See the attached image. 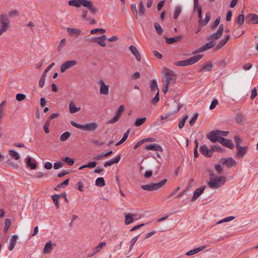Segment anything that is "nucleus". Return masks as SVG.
<instances>
[{"label":"nucleus","mask_w":258,"mask_h":258,"mask_svg":"<svg viewBox=\"0 0 258 258\" xmlns=\"http://www.w3.org/2000/svg\"><path fill=\"white\" fill-rule=\"evenodd\" d=\"M68 4L76 8H79L82 5L87 8L94 15L98 11L93 3L89 0H70L68 2Z\"/></svg>","instance_id":"1"},{"label":"nucleus","mask_w":258,"mask_h":258,"mask_svg":"<svg viewBox=\"0 0 258 258\" xmlns=\"http://www.w3.org/2000/svg\"><path fill=\"white\" fill-rule=\"evenodd\" d=\"M163 77V83L165 84H166L168 86L173 85L175 83L177 79V76L175 73L173 71L166 69L164 70Z\"/></svg>","instance_id":"2"},{"label":"nucleus","mask_w":258,"mask_h":258,"mask_svg":"<svg viewBox=\"0 0 258 258\" xmlns=\"http://www.w3.org/2000/svg\"><path fill=\"white\" fill-rule=\"evenodd\" d=\"M210 176L208 185L211 188H218L226 181V177L224 176L215 177L213 173L210 174Z\"/></svg>","instance_id":"3"},{"label":"nucleus","mask_w":258,"mask_h":258,"mask_svg":"<svg viewBox=\"0 0 258 258\" xmlns=\"http://www.w3.org/2000/svg\"><path fill=\"white\" fill-rule=\"evenodd\" d=\"M11 24L6 14H0V36L10 28Z\"/></svg>","instance_id":"4"},{"label":"nucleus","mask_w":258,"mask_h":258,"mask_svg":"<svg viewBox=\"0 0 258 258\" xmlns=\"http://www.w3.org/2000/svg\"><path fill=\"white\" fill-rule=\"evenodd\" d=\"M71 124L72 126L87 132H93L98 127V124L96 122H90L85 125H82L74 121H71Z\"/></svg>","instance_id":"5"},{"label":"nucleus","mask_w":258,"mask_h":258,"mask_svg":"<svg viewBox=\"0 0 258 258\" xmlns=\"http://www.w3.org/2000/svg\"><path fill=\"white\" fill-rule=\"evenodd\" d=\"M203 54H198L195 55L188 59L184 60H179L174 63L176 66H187L194 64L202 58Z\"/></svg>","instance_id":"6"},{"label":"nucleus","mask_w":258,"mask_h":258,"mask_svg":"<svg viewBox=\"0 0 258 258\" xmlns=\"http://www.w3.org/2000/svg\"><path fill=\"white\" fill-rule=\"evenodd\" d=\"M167 180L164 179L158 183H152L151 184L142 185L141 188L145 190L153 191L158 190L163 186L167 182Z\"/></svg>","instance_id":"7"},{"label":"nucleus","mask_w":258,"mask_h":258,"mask_svg":"<svg viewBox=\"0 0 258 258\" xmlns=\"http://www.w3.org/2000/svg\"><path fill=\"white\" fill-rule=\"evenodd\" d=\"M77 64V61L75 60H70L66 61L62 63L60 67V71L64 73L67 69L76 66Z\"/></svg>","instance_id":"8"},{"label":"nucleus","mask_w":258,"mask_h":258,"mask_svg":"<svg viewBox=\"0 0 258 258\" xmlns=\"http://www.w3.org/2000/svg\"><path fill=\"white\" fill-rule=\"evenodd\" d=\"M220 162L223 165H226L228 167H235L237 164L235 160L231 157L221 158Z\"/></svg>","instance_id":"9"},{"label":"nucleus","mask_w":258,"mask_h":258,"mask_svg":"<svg viewBox=\"0 0 258 258\" xmlns=\"http://www.w3.org/2000/svg\"><path fill=\"white\" fill-rule=\"evenodd\" d=\"M60 197H64L66 202H68L69 200L67 198L66 192H62L59 195H54L52 196V199L55 205L56 208L57 209L59 208L58 200Z\"/></svg>","instance_id":"10"},{"label":"nucleus","mask_w":258,"mask_h":258,"mask_svg":"<svg viewBox=\"0 0 258 258\" xmlns=\"http://www.w3.org/2000/svg\"><path fill=\"white\" fill-rule=\"evenodd\" d=\"M124 110V106L123 105H120L118 109L116 115L111 120H109L107 123H113L117 122L121 116V113L123 112Z\"/></svg>","instance_id":"11"},{"label":"nucleus","mask_w":258,"mask_h":258,"mask_svg":"<svg viewBox=\"0 0 258 258\" xmlns=\"http://www.w3.org/2000/svg\"><path fill=\"white\" fill-rule=\"evenodd\" d=\"M216 44V42L215 41H211L210 42L207 43L204 46L200 47L199 49L196 50L194 53H197L199 52H203L205 50H207L210 48L213 47Z\"/></svg>","instance_id":"12"},{"label":"nucleus","mask_w":258,"mask_h":258,"mask_svg":"<svg viewBox=\"0 0 258 258\" xmlns=\"http://www.w3.org/2000/svg\"><path fill=\"white\" fill-rule=\"evenodd\" d=\"M106 38L105 35H103L100 37L92 38L91 41L97 43L100 46L105 47L106 46L105 41L106 40Z\"/></svg>","instance_id":"13"},{"label":"nucleus","mask_w":258,"mask_h":258,"mask_svg":"<svg viewBox=\"0 0 258 258\" xmlns=\"http://www.w3.org/2000/svg\"><path fill=\"white\" fill-rule=\"evenodd\" d=\"M218 142L224 147H226L229 149H232L233 148V145L231 140L226 139L223 137L219 138L218 139Z\"/></svg>","instance_id":"14"},{"label":"nucleus","mask_w":258,"mask_h":258,"mask_svg":"<svg viewBox=\"0 0 258 258\" xmlns=\"http://www.w3.org/2000/svg\"><path fill=\"white\" fill-rule=\"evenodd\" d=\"M207 138L213 143L218 142L219 138L218 133L216 132V130L213 131L207 134Z\"/></svg>","instance_id":"15"},{"label":"nucleus","mask_w":258,"mask_h":258,"mask_svg":"<svg viewBox=\"0 0 258 258\" xmlns=\"http://www.w3.org/2000/svg\"><path fill=\"white\" fill-rule=\"evenodd\" d=\"M100 85V93L104 95H108L109 94V87L108 85H105L103 80H100L99 82Z\"/></svg>","instance_id":"16"},{"label":"nucleus","mask_w":258,"mask_h":258,"mask_svg":"<svg viewBox=\"0 0 258 258\" xmlns=\"http://www.w3.org/2000/svg\"><path fill=\"white\" fill-rule=\"evenodd\" d=\"M235 147L237 150V152L236 153V156L239 158L242 157L246 152L247 147H242L240 145H238V144H236Z\"/></svg>","instance_id":"17"},{"label":"nucleus","mask_w":258,"mask_h":258,"mask_svg":"<svg viewBox=\"0 0 258 258\" xmlns=\"http://www.w3.org/2000/svg\"><path fill=\"white\" fill-rule=\"evenodd\" d=\"M18 239V236L17 235H13L11 236L10 240V243H9V250L10 251H12L14 249L16 243Z\"/></svg>","instance_id":"18"},{"label":"nucleus","mask_w":258,"mask_h":258,"mask_svg":"<svg viewBox=\"0 0 258 258\" xmlns=\"http://www.w3.org/2000/svg\"><path fill=\"white\" fill-rule=\"evenodd\" d=\"M206 186L203 185L200 188L196 189L194 191V196L192 198V201H195L196 200H197L199 197V196L203 192Z\"/></svg>","instance_id":"19"},{"label":"nucleus","mask_w":258,"mask_h":258,"mask_svg":"<svg viewBox=\"0 0 258 258\" xmlns=\"http://www.w3.org/2000/svg\"><path fill=\"white\" fill-rule=\"evenodd\" d=\"M130 51L135 55L136 59L138 61H140L141 59V56L139 51L134 45H130Z\"/></svg>","instance_id":"20"},{"label":"nucleus","mask_w":258,"mask_h":258,"mask_svg":"<svg viewBox=\"0 0 258 258\" xmlns=\"http://www.w3.org/2000/svg\"><path fill=\"white\" fill-rule=\"evenodd\" d=\"M145 148L148 150H154L156 151H163V149L162 147L158 144H154L150 145H147L146 146Z\"/></svg>","instance_id":"21"},{"label":"nucleus","mask_w":258,"mask_h":258,"mask_svg":"<svg viewBox=\"0 0 258 258\" xmlns=\"http://www.w3.org/2000/svg\"><path fill=\"white\" fill-rule=\"evenodd\" d=\"M182 106V104H181L180 103L178 104L177 105L176 109L174 111H173L172 113L167 114L165 115L161 116V119L162 120L165 119H167V118H168L170 116L173 115L174 114L177 113L179 112V111L180 110Z\"/></svg>","instance_id":"22"},{"label":"nucleus","mask_w":258,"mask_h":258,"mask_svg":"<svg viewBox=\"0 0 258 258\" xmlns=\"http://www.w3.org/2000/svg\"><path fill=\"white\" fill-rule=\"evenodd\" d=\"M200 151L203 155L211 157L212 154L209 153V149L206 145H202L200 148Z\"/></svg>","instance_id":"23"},{"label":"nucleus","mask_w":258,"mask_h":258,"mask_svg":"<svg viewBox=\"0 0 258 258\" xmlns=\"http://www.w3.org/2000/svg\"><path fill=\"white\" fill-rule=\"evenodd\" d=\"M67 31L70 35H74L75 36H78L82 33L81 30L75 28H68Z\"/></svg>","instance_id":"24"},{"label":"nucleus","mask_w":258,"mask_h":258,"mask_svg":"<svg viewBox=\"0 0 258 258\" xmlns=\"http://www.w3.org/2000/svg\"><path fill=\"white\" fill-rule=\"evenodd\" d=\"M164 37L166 39V43L168 44H170L180 41L182 38V36H179L173 38H168L166 36Z\"/></svg>","instance_id":"25"},{"label":"nucleus","mask_w":258,"mask_h":258,"mask_svg":"<svg viewBox=\"0 0 258 258\" xmlns=\"http://www.w3.org/2000/svg\"><path fill=\"white\" fill-rule=\"evenodd\" d=\"M120 159V156H118L115 159L105 162L104 164V166L106 167L107 166H110L114 163H117L119 161Z\"/></svg>","instance_id":"26"},{"label":"nucleus","mask_w":258,"mask_h":258,"mask_svg":"<svg viewBox=\"0 0 258 258\" xmlns=\"http://www.w3.org/2000/svg\"><path fill=\"white\" fill-rule=\"evenodd\" d=\"M246 19H249V20L254 24H258V15L256 14H249L246 16Z\"/></svg>","instance_id":"27"},{"label":"nucleus","mask_w":258,"mask_h":258,"mask_svg":"<svg viewBox=\"0 0 258 258\" xmlns=\"http://www.w3.org/2000/svg\"><path fill=\"white\" fill-rule=\"evenodd\" d=\"M244 116L241 113H237L235 116V120L237 123L243 124L244 122Z\"/></svg>","instance_id":"28"},{"label":"nucleus","mask_w":258,"mask_h":258,"mask_svg":"<svg viewBox=\"0 0 258 258\" xmlns=\"http://www.w3.org/2000/svg\"><path fill=\"white\" fill-rule=\"evenodd\" d=\"M195 11H197V12H198L199 26H203V19H202V8L200 6H199V5H198V7H197V9Z\"/></svg>","instance_id":"29"},{"label":"nucleus","mask_w":258,"mask_h":258,"mask_svg":"<svg viewBox=\"0 0 258 258\" xmlns=\"http://www.w3.org/2000/svg\"><path fill=\"white\" fill-rule=\"evenodd\" d=\"M150 89L152 92H154L156 90H159L157 81L155 79H153L151 81L150 83Z\"/></svg>","instance_id":"30"},{"label":"nucleus","mask_w":258,"mask_h":258,"mask_svg":"<svg viewBox=\"0 0 258 258\" xmlns=\"http://www.w3.org/2000/svg\"><path fill=\"white\" fill-rule=\"evenodd\" d=\"M26 164L31 169H35L37 167V164L35 162H32V158L28 157L26 159Z\"/></svg>","instance_id":"31"},{"label":"nucleus","mask_w":258,"mask_h":258,"mask_svg":"<svg viewBox=\"0 0 258 258\" xmlns=\"http://www.w3.org/2000/svg\"><path fill=\"white\" fill-rule=\"evenodd\" d=\"M206 246H204L201 247H198L197 248H195L194 249H192L189 250V251L187 252L186 253V255L187 256L192 255L205 248Z\"/></svg>","instance_id":"32"},{"label":"nucleus","mask_w":258,"mask_h":258,"mask_svg":"<svg viewBox=\"0 0 258 258\" xmlns=\"http://www.w3.org/2000/svg\"><path fill=\"white\" fill-rule=\"evenodd\" d=\"M213 68V64L211 62H208L202 66L201 71L205 70L206 71H210Z\"/></svg>","instance_id":"33"},{"label":"nucleus","mask_w":258,"mask_h":258,"mask_svg":"<svg viewBox=\"0 0 258 258\" xmlns=\"http://www.w3.org/2000/svg\"><path fill=\"white\" fill-rule=\"evenodd\" d=\"M52 248L51 247V241H49L47 242L43 248V252L44 253H49L51 250H52Z\"/></svg>","instance_id":"34"},{"label":"nucleus","mask_w":258,"mask_h":258,"mask_svg":"<svg viewBox=\"0 0 258 258\" xmlns=\"http://www.w3.org/2000/svg\"><path fill=\"white\" fill-rule=\"evenodd\" d=\"M81 110L80 107H76L73 103H70L69 104V111L71 113H75Z\"/></svg>","instance_id":"35"},{"label":"nucleus","mask_w":258,"mask_h":258,"mask_svg":"<svg viewBox=\"0 0 258 258\" xmlns=\"http://www.w3.org/2000/svg\"><path fill=\"white\" fill-rule=\"evenodd\" d=\"M222 36L221 34H219L218 32L217 31V32L213 33V34L211 35L208 38V40L211 41H215V40H217L219 38H220Z\"/></svg>","instance_id":"36"},{"label":"nucleus","mask_w":258,"mask_h":258,"mask_svg":"<svg viewBox=\"0 0 258 258\" xmlns=\"http://www.w3.org/2000/svg\"><path fill=\"white\" fill-rule=\"evenodd\" d=\"M95 185L99 187H102L105 185L104 179L103 177H98L95 181Z\"/></svg>","instance_id":"37"},{"label":"nucleus","mask_w":258,"mask_h":258,"mask_svg":"<svg viewBox=\"0 0 258 258\" xmlns=\"http://www.w3.org/2000/svg\"><path fill=\"white\" fill-rule=\"evenodd\" d=\"M244 21V16L242 14L238 15L236 19V24L239 25H242L243 24Z\"/></svg>","instance_id":"38"},{"label":"nucleus","mask_w":258,"mask_h":258,"mask_svg":"<svg viewBox=\"0 0 258 258\" xmlns=\"http://www.w3.org/2000/svg\"><path fill=\"white\" fill-rule=\"evenodd\" d=\"M146 117L137 118L134 123L135 126H140L142 125L146 121Z\"/></svg>","instance_id":"39"},{"label":"nucleus","mask_w":258,"mask_h":258,"mask_svg":"<svg viewBox=\"0 0 258 258\" xmlns=\"http://www.w3.org/2000/svg\"><path fill=\"white\" fill-rule=\"evenodd\" d=\"M139 14L141 16H144L145 14V9L143 2H141L139 4Z\"/></svg>","instance_id":"40"},{"label":"nucleus","mask_w":258,"mask_h":258,"mask_svg":"<svg viewBox=\"0 0 258 258\" xmlns=\"http://www.w3.org/2000/svg\"><path fill=\"white\" fill-rule=\"evenodd\" d=\"M70 136H71V134L68 132H66L63 133L60 136L59 140L61 142H64V141L67 140Z\"/></svg>","instance_id":"41"},{"label":"nucleus","mask_w":258,"mask_h":258,"mask_svg":"<svg viewBox=\"0 0 258 258\" xmlns=\"http://www.w3.org/2000/svg\"><path fill=\"white\" fill-rule=\"evenodd\" d=\"M129 135V129L124 133L122 138L116 143V146H119L123 143L127 139Z\"/></svg>","instance_id":"42"},{"label":"nucleus","mask_w":258,"mask_h":258,"mask_svg":"<svg viewBox=\"0 0 258 258\" xmlns=\"http://www.w3.org/2000/svg\"><path fill=\"white\" fill-rule=\"evenodd\" d=\"M106 245V242H102L100 243L97 246L93 248L94 253H96L100 251L103 246Z\"/></svg>","instance_id":"43"},{"label":"nucleus","mask_w":258,"mask_h":258,"mask_svg":"<svg viewBox=\"0 0 258 258\" xmlns=\"http://www.w3.org/2000/svg\"><path fill=\"white\" fill-rule=\"evenodd\" d=\"M9 155L12 158L15 160H18L20 159V156L18 153L14 150H10Z\"/></svg>","instance_id":"44"},{"label":"nucleus","mask_w":258,"mask_h":258,"mask_svg":"<svg viewBox=\"0 0 258 258\" xmlns=\"http://www.w3.org/2000/svg\"><path fill=\"white\" fill-rule=\"evenodd\" d=\"M181 12V8L180 6L176 7L175 9L173 18L177 19Z\"/></svg>","instance_id":"45"},{"label":"nucleus","mask_w":258,"mask_h":258,"mask_svg":"<svg viewBox=\"0 0 258 258\" xmlns=\"http://www.w3.org/2000/svg\"><path fill=\"white\" fill-rule=\"evenodd\" d=\"M11 224V220L10 219H6L5 222V227L4 231L5 233L7 232L9 230Z\"/></svg>","instance_id":"46"},{"label":"nucleus","mask_w":258,"mask_h":258,"mask_svg":"<svg viewBox=\"0 0 258 258\" xmlns=\"http://www.w3.org/2000/svg\"><path fill=\"white\" fill-rule=\"evenodd\" d=\"M154 27L156 31V32L159 35H161L163 33V29L161 27L160 25L158 23L156 22L154 23Z\"/></svg>","instance_id":"47"},{"label":"nucleus","mask_w":258,"mask_h":258,"mask_svg":"<svg viewBox=\"0 0 258 258\" xmlns=\"http://www.w3.org/2000/svg\"><path fill=\"white\" fill-rule=\"evenodd\" d=\"M188 118V115H184L183 116L182 119L179 122L178 124V127L180 129H181L183 127L185 122L186 120V119Z\"/></svg>","instance_id":"48"},{"label":"nucleus","mask_w":258,"mask_h":258,"mask_svg":"<svg viewBox=\"0 0 258 258\" xmlns=\"http://www.w3.org/2000/svg\"><path fill=\"white\" fill-rule=\"evenodd\" d=\"M211 13L208 12L206 14V17L204 21H203V26L206 25L210 20L211 19Z\"/></svg>","instance_id":"49"},{"label":"nucleus","mask_w":258,"mask_h":258,"mask_svg":"<svg viewBox=\"0 0 258 258\" xmlns=\"http://www.w3.org/2000/svg\"><path fill=\"white\" fill-rule=\"evenodd\" d=\"M66 42H67V40L65 38H63L60 40V41L57 46V51H60L61 50V49H62V48L63 47L66 45Z\"/></svg>","instance_id":"50"},{"label":"nucleus","mask_w":258,"mask_h":258,"mask_svg":"<svg viewBox=\"0 0 258 258\" xmlns=\"http://www.w3.org/2000/svg\"><path fill=\"white\" fill-rule=\"evenodd\" d=\"M106 32V30L102 28H95L92 29L90 31V33L91 34H94L98 32H100V33H104Z\"/></svg>","instance_id":"51"},{"label":"nucleus","mask_w":258,"mask_h":258,"mask_svg":"<svg viewBox=\"0 0 258 258\" xmlns=\"http://www.w3.org/2000/svg\"><path fill=\"white\" fill-rule=\"evenodd\" d=\"M46 75L45 74H42L40 78L39 81V87L41 88H42L44 84L45 83V79Z\"/></svg>","instance_id":"52"},{"label":"nucleus","mask_w":258,"mask_h":258,"mask_svg":"<svg viewBox=\"0 0 258 258\" xmlns=\"http://www.w3.org/2000/svg\"><path fill=\"white\" fill-rule=\"evenodd\" d=\"M216 132L218 133L219 138L227 136L229 132L228 131H223L221 130H216Z\"/></svg>","instance_id":"53"},{"label":"nucleus","mask_w":258,"mask_h":258,"mask_svg":"<svg viewBox=\"0 0 258 258\" xmlns=\"http://www.w3.org/2000/svg\"><path fill=\"white\" fill-rule=\"evenodd\" d=\"M26 98L25 95L21 93H18L16 95V99L18 101H22Z\"/></svg>","instance_id":"54"},{"label":"nucleus","mask_w":258,"mask_h":258,"mask_svg":"<svg viewBox=\"0 0 258 258\" xmlns=\"http://www.w3.org/2000/svg\"><path fill=\"white\" fill-rule=\"evenodd\" d=\"M235 217H233V216H230V217H227L226 218H225L222 220H221L220 221H219V222H218L217 223V224H220V223H222L223 222H228V221H230L233 219H234Z\"/></svg>","instance_id":"55"},{"label":"nucleus","mask_w":258,"mask_h":258,"mask_svg":"<svg viewBox=\"0 0 258 258\" xmlns=\"http://www.w3.org/2000/svg\"><path fill=\"white\" fill-rule=\"evenodd\" d=\"M141 216L138 215L130 214V224L132 223L134 220H138L140 219Z\"/></svg>","instance_id":"56"},{"label":"nucleus","mask_w":258,"mask_h":258,"mask_svg":"<svg viewBox=\"0 0 258 258\" xmlns=\"http://www.w3.org/2000/svg\"><path fill=\"white\" fill-rule=\"evenodd\" d=\"M159 100V91L158 90V91L156 93V94L155 97L152 100L151 102L153 104H156Z\"/></svg>","instance_id":"57"},{"label":"nucleus","mask_w":258,"mask_h":258,"mask_svg":"<svg viewBox=\"0 0 258 258\" xmlns=\"http://www.w3.org/2000/svg\"><path fill=\"white\" fill-rule=\"evenodd\" d=\"M49 124H50V122H49V121L46 120V121L45 122V123L44 124V126H43L44 131L46 134H48L49 133Z\"/></svg>","instance_id":"58"},{"label":"nucleus","mask_w":258,"mask_h":258,"mask_svg":"<svg viewBox=\"0 0 258 258\" xmlns=\"http://www.w3.org/2000/svg\"><path fill=\"white\" fill-rule=\"evenodd\" d=\"M64 161L67 163L69 166H72L74 163V160L69 157H65Z\"/></svg>","instance_id":"59"},{"label":"nucleus","mask_w":258,"mask_h":258,"mask_svg":"<svg viewBox=\"0 0 258 258\" xmlns=\"http://www.w3.org/2000/svg\"><path fill=\"white\" fill-rule=\"evenodd\" d=\"M199 114L198 113H195L194 116L192 118L190 119L189 121V124L191 126L194 125V124L195 123L198 117Z\"/></svg>","instance_id":"60"},{"label":"nucleus","mask_w":258,"mask_h":258,"mask_svg":"<svg viewBox=\"0 0 258 258\" xmlns=\"http://www.w3.org/2000/svg\"><path fill=\"white\" fill-rule=\"evenodd\" d=\"M69 179H67L65 180L62 183L58 184L57 185V187L64 188L65 186H66L67 185H68L69 184Z\"/></svg>","instance_id":"61"},{"label":"nucleus","mask_w":258,"mask_h":258,"mask_svg":"<svg viewBox=\"0 0 258 258\" xmlns=\"http://www.w3.org/2000/svg\"><path fill=\"white\" fill-rule=\"evenodd\" d=\"M19 15V13L17 10H13L10 12L8 14L9 17H15Z\"/></svg>","instance_id":"62"},{"label":"nucleus","mask_w":258,"mask_h":258,"mask_svg":"<svg viewBox=\"0 0 258 258\" xmlns=\"http://www.w3.org/2000/svg\"><path fill=\"white\" fill-rule=\"evenodd\" d=\"M132 10L136 18H138V11L137 10L136 6L135 4L131 5Z\"/></svg>","instance_id":"63"},{"label":"nucleus","mask_w":258,"mask_h":258,"mask_svg":"<svg viewBox=\"0 0 258 258\" xmlns=\"http://www.w3.org/2000/svg\"><path fill=\"white\" fill-rule=\"evenodd\" d=\"M218 104V100L217 99H214L212 101V103H211V105L210 106V110H213V109H214Z\"/></svg>","instance_id":"64"}]
</instances>
